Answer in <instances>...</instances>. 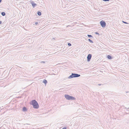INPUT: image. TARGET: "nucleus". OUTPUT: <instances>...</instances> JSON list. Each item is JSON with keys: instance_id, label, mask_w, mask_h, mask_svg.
Instances as JSON below:
<instances>
[{"instance_id": "26", "label": "nucleus", "mask_w": 129, "mask_h": 129, "mask_svg": "<svg viewBox=\"0 0 129 129\" xmlns=\"http://www.w3.org/2000/svg\"><path fill=\"white\" fill-rule=\"evenodd\" d=\"M68 1L69 2H70L71 1V0H68Z\"/></svg>"}, {"instance_id": "2", "label": "nucleus", "mask_w": 129, "mask_h": 129, "mask_svg": "<svg viewBox=\"0 0 129 129\" xmlns=\"http://www.w3.org/2000/svg\"><path fill=\"white\" fill-rule=\"evenodd\" d=\"M80 76V74L75 73H72V74L70 75L68 78L69 79H71L74 78L78 77Z\"/></svg>"}, {"instance_id": "5", "label": "nucleus", "mask_w": 129, "mask_h": 129, "mask_svg": "<svg viewBox=\"0 0 129 129\" xmlns=\"http://www.w3.org/2000/svg\"><path fill=\"white\" fill-rule=\"evenodd\" d=\"M91 56L92 55L91 54H89L88 55L87 57V61H90Z\"/></svg>"}, {"instance_id": "18", "label": "nucleus", "mask_w": 129, "mask_h": 129, "mask_svg": "<svg viewBox=\"0 0 129 129\" xmlns=\"http://www.w3.org/2000/svg\"><path fill=\"white\" fill-rule=\"evenodd\" d=\"M95 34H96V35H99V33H98V32H95Z\"/></svg>"}, {"instance_id": "3", "label": "nucleus", "mask_w": 129, "mask_h": 129, "mask_svg": "<svg viewBox=\"0 0 129 129\" xmlns=\"http://www.w3.org/2000/svg\"><path fill=\"white\" fill-rule=\"evenodd\" d=\"M64 97L65 98L68 100H74L75 99V98L71 96H70L68 94H65L64 95Z\"/></svg>"}, {"instance_id": "16", "label": "nucleus", "mask_w": 129, "mask_h": 129, "mask_svg": "<svg viewBox=\"0 0 129 129\" xmlns=\"http://www.w3.org/2000/svg\"><path fill=\"white\" fill-rule=\"evenodd\" d=\"M122 22L123 23H125V24H128V23H127L126 22H125V21H122Z\"/></svg>"}, {"instance_id": "14", "label": "nucleus", "mask_w": 129, "mask_h": 129, "mask_svg": "<svg viewBox=\"0 0 129 129\" xmlns=\"http://www.w3.org/2000/svg\"><path fill=\"white\" fill-rule=\"evenodd\" d=\"M88 41L91 43H93V42L90 39H88Z\"/></svg>"}, {"instance_id": "9", "label": "nucleus", "mask_w": 129, "mask_h": 129, "mask_svg": "<svg viewBox=\"0 0 129 129\" xmlns=\"http://www.w3.org/2000/svg\"><path fill=\"white\" fill-rule=\"evenodd\" d=\"M107 57L109 59H111L112 58V57L109 55H107Z\"/></svg>"}, {"instance_id": "24", "label": "nucleus", "mask_w": 129, "mask_h": 129, "mask_svg": "<svg viewBox=\"0 0 129 129\" xmlns=\"http://www.w3.org/2000/svg\"><path fill=\"white\" fill-rule=\"evenodd\" d=\"M2 23V21H0V24H1Z\"/></svg>"}, {"instance_id": "17", "label": "nucleus", "mask_w": 129, "mask_h": 129, "mask_svg": "<svg viewBox=\"0 0 129 129\" xmlns=\"http://www.w3.org/2000/svg\"><path fill=\"white\" fill-rule=\"evenodd\" d=\"M68 45L69 46H71V44L70 43H68Z\"/></svg>"}, {"instance_id": "12", "label": "nucleus", "mask_w": 129, "mask_h": 129, "mask_svg": "<svg viewBox=\"0 0 129 129\" xmlns=\"http://www.w3.org/2000/svg\"><path fill=\"white\" fill-rule=\"evenodd\" d=\"M1 15L3 16H4L6 15V13L4 12H2L1 13Z\"/></svg>"}, {"instance_id": "13", "label": "nucleus", "mask_w": 129, "mask_h": 129, "mask_svg": "<svg viewBox=\"0 0 129 129\" xmlns=\"http://www.w3.org/2000/svg\"><path fill=\"white\" fill-rule=\"evenodd\" d=\"M37 14L38 15L40 16L41 15V12L40 11H38L37 12Z\"/></svg>"}, {"instance_id": "21", "label": "nucleus", "mask_w": 129, "mask_h": 129, "mask_svg": "<svg viewBox=\"0 0 129 129\" xmlns=\"http://www.w3.org/2000/svg\"><path fill=\"white\" fill-rule=\"evenodd\" d=\"M45 62L44 61H42L41 62V63H45Z\"/></svg>"}, {"instance_id": "27", "label": "nucleus", "mask_w": 129, "mask_h": 129, "mask_svg": "<svg viewBox=\"0 0 129 129\" xmlns=\"http://www.w3.org/2000/svg\"><path fill=\"white\" fill-rule=\"evenodd\" d=\"M128 114V113H126V114Z\"/></svg>"}, {"instance_id": "20", "label": "nucleus", "mask_w": 129, "mask_h": 129, "mask_svg": "<svg viewBox=\"0 0 129 129\" xmlns=\"http://www.w3.org/2000/svg\"><path fill=\"white\" fill-rule=\"evenodd\" d=\"M38 24V22H36L35 23V25H37Z\"/></svg>"}, {"instance_id": "4", "label": "nucleus", "mask_w": 129, "mask_h": 129, "mask_svg": "<svg viewBox=\"0 0 129 129\" xmlns=\"http://www.w3.org/2000/svg\"><path fill=\"white\" fill-rule=\"evenodd\" d=\"M101 25L102 27H104L106 25V23L105 21L102 20L100 22Z\"/></svg>"}, {"instance_id": "11", "label": "nucleus", "mask_w": 129, "mask_h": 129, "mask_svg": "<svg viewBox=\"0 0 129 129\" xmlns=\"http://www.w3.org/2000/svg\"><path fill=\"white\" fill-rule=\"evenodd\" d=\"M22 110L24 111H27V109L25 107H24L23 108Z\"/></svg>"}, {"instance_id": "6", "label": "nucleus", "mask_w": 129, "mask_h": 129, "mask_svg": "<svg viewBox=\"0 0 129 129\" xmlns=\"http://www.w3.org/2000/svg\"><path fill=\"white\" fill-rule=\"evenodd\" d=\"M123 109L124 111L125 110V109H126V110H127V109H126V107H125L124 106H121V107H120L119 110H120L121 111V110H122Z\"/></svg>"}, {"instance_id": "7", "label": "nucleus", "mask_w": 129, "mask_h": 129, "mask_svg": "<svg viewBox=\"0 0 129 129\" xmlns=\"http://www.w3.org/2000/svg\"><path fill=\"white\" fill-rule=\"evenodd\" d=\"M29 55H24L23 57V58L25 60H27L29 58Z\"/></svg>"}, {"instance_id": "23", "label": "nucleus", "mask_w": 129, "mask_h": 129, "mask_svg": "<svg viewBox=\"0 0 129 129\" xmlns=\"http://www.w3.org/2000/svg\"><path fill=\"white\" fill-rule=\"evenodd\" d=\"M103 85V84H98V85Z\"/></svg>"}, {"instance_id": "19", "label": "nucleus", "mask_w": 129, "mask_h": 129, "mask_svg": "<svg viewBox=\"0 0 129 129\" xmlns=\"http://www.w3.org/2000/svg\"><path fill=\"white\" fill-rule=\"evenodd\" d=\"M102 0L104 2L109 1V0Z\"/></svg>"}, {"instance_id": "22", "label": "nucleus", "mask_w": 129, "mask_h": 129, "mask_svg": "<svg viewBox=\"0 0 129 129\" xmlns=\"http://www.w3.org/2000/svg\"><path fill=\"white\" fill-rule=\"evenodd\" d=\"M62 129H67V128L66 127H64Z\"/></svg>"}, {"instance_id": "8", "label": "nucleus", "mask_w": 129, "mask_h": 129, "mask_svg": "<svg viewBox=\"0 0 129 129\" xmlns=\"http://www.w3.org/2000/svg\"><path fill=\"white\" fill-rule=\"evenodd\" d=\"M31 4L33 8H34L37 5V4L35 3L33 1L31 3Z\"/></svg>"}, {"instance_id": "10", "label": "nucleus", "mask_w": 129, "mask_h": 129, "mask_svg": "<svg viewBox=\"0 0 129 129\" xmlns=\"http://www.w3.org/2000/svg\"><path fill=\"white\" fill-rule=\"evenodd\" d=\"M43 82L45 84H47V81L45 79H44L43 80Z\"/></svg>"}, {"instance_id": "15", "label": "nucleus", "mask_w": 129, "mask_h": 129, "mask_svg": "<svg viewBox=\"0 0 129 129\" xmlns=\"http://www.w3.org/2000/svg\"><path fill=\"white\" fill-rule=\"evenodd\" d=\"M87 36L89 37H92V36L91 35H87Z\"/></svg>"}, {"instance_id": "25", "label": "nucleus", "mask_w": 129, "mask_h": 129, "mask_svg": "<svg viewBox=\"0 0 129 129\" xmlns=\"http://www.w3.org/2000/svg\"><path fill=\"white\" fill-rule=\"evenodd\" d=\"M2 1V0H0V3Z\"/></svg>"}, {"instance_id": "1", "label": "nucleus", "mask_w": 129, "mask_h": 129, "mask_svg": "<svg viewBox=\"0 0 129 129\" xmlns=\"http://www.w3.org/2000/svg\"><path fill=\"white\" fill-rule=\"evenodd\" d=\"M30 104L33 106V107L34 108L38 109L39 108L38 104L35 100H32Z\"/></svg>"}]
</instances>
